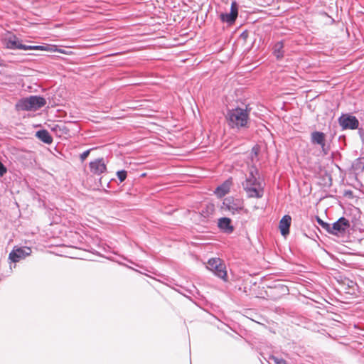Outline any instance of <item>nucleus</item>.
Listing matches in <instances>:
<instances>
[{
    "label": "nucleus",
    "instance_id": "nucleus-20",
    "mask_svg": "<svg viewBox=\"0 0 364 364\" xmlns=\"http://www.w3.org/2000/svg\"><path fill=\"white\" fill-rule=\"evenodd\" d=\"M233 16H235L236 18L238 16V5L235 1H232L231 6H230V12Z\"/></svg>",
    "mask_w": 364,
    "mask_h": 364
},
{
    "label": "nucleus",
    "instance_id": "nucleus-3",
    "mask_svg": "<svg viewBox=\"0 0 364 364\" xmlns=\"http://www.w3.org/2000/svg\"><path fill=\"white\" fill-rule=\"evenodd\" d=\"M46 105L44 97L38 95H31L18 100L16 105L18 110L36 111Z\"/></svg>",
    "mask_w": 364,
    "mask_h": 364
},
{
    "label": "nucleus",
    "instance_id": "nucleus-1",
    "mask_svg": "<svg viewBox=\"0 0 364 364\" xmlns=\"http://www.w3.org/2000/svg\"><path fill=\"white\" fill-rule=\"evenodd\" d=\"M250 110L247 106L245 109L238 107L228 109L225 115L228 127L237 131L247 129L250 124Z\"/></svg>",
    "mask_w": 364,
    "mask_h": 364
},
{
    "label": "nucleus",
    "instance_id": "nucleus-15",
    "mask_svg": "<svg viewBox=\"0 0 364 364\" xmlns=\"http://www.w3.org/2000/svg\"><path fill=\"white\" fill-rule=\"evenodd\" d=\"M36 136L45 144H50L53 142V137L46 129L38 130Z\"/></svg>",
    "mask_w": 364,
    "mask_h": 364
},
{
    "label": "nucleus",
    "instance_id": "nucleus-26",
    "mask_svg": "<svg viewBox=\"0 0 364 364\" xmlns=\"http://www.w3.org/2000/svg\"><path fill=\"white\" fill-rule=\"evenodd\" d=\"M252 153L255 154V156H257L258 154H259V148L257 147V146H254L252 149Z\"/></svg>",
    "mask_w": 364,
    "mask_h": 364
},
{
    "label": "nucleus",
    "instance_id": "nucleus-2",
    "mask_svg": "<svg viewBox=\"0 0 364 364\" xmlns=\"http://www.w3.org/2000/svg\"><path fill=\"white\" fill-rule=\"evenodd\" d=\"M259 175L257 168L252 167L249 175L242 183V187L248 198H261L264 195V186L262 182L257 176Z\"/></svg>",
    "mask_w": 364,
    "mask_h": 364
},
{
    "label": "nucleus",
    "instance_id": "nucleus-21",
    "mask_svg": "<svg viewBox=\"0 0 364 364\" xmlns=\"http://www.w3.org/2000/svg\"><path fill=\"white\" fill-rule=\"evenodd\" d=\"M117 176L119 180V182L122 183L127 177V171L125 170H119L117 172Z\"/></svg>",
    "mask_w": 364,
    "mask_h": 364
},
{
    "label": "nucleus",
    "instance_id": "nucleus-14",
    "mask_svg": "<svg viewBox=\"0 0 364 364\" xmlns=\"http://www.w3.org/2000/svg\"><path fill=\"white\" fill-rule=\"evenodd\" d=\"M272 54L277 60H281L284 55V43L282 41L275 43L272 47Z\"/></svg>",
    "mask_w": 364,
    "mask_h": 364
},
{
    "label": "nucleus",
    "instance_id": "nucleus-19",
    "mask_svg": "<svg viewBox=\"0 0 364 364\" xmlns=\"http://www.w3.org/2000/svg\"><path fill=\"white\" fill-rule=\"evenodd\" d=\"M316 221L318 223V224L319 225H321V227L326 230L328 233L330 232V226H331V224L326 223V222H324L323 220H321L319 217L316 216Z\"/></svg>",
    "mask_w": 364,
    "mask_h": 364
},
{
    "label": "nucleus",
    "instance_id": "nucleus-6",
    "mask_svg": "<svg viewBox=\"0 0 364 364\" xmlns=\"http://www.w3.org/2000/svg\"><path fill=\"white\" fill-rule=\"evenodd\" d=\"M338 122L342 130H354L358 129L359 126L358 119L355 116L348 113L342 114L338 117Z\"/></svg>",
    "mask_w": 364,
    "mask_h": 364
},
{
    "label": "nucleus",
    "instance_id": "nucleus-12",
    "mask_svg": "<svg viewBox=\"0 0 364 364\" xmlns=\"http://www.w3.org/2000/svg\"><path fill=\"white\" fill-rule=\"evenodd\" d=\"M218 226L223 232L226 234H230L234 230L231 219L229 218L223 217L218 219Z\"/></svg>",
    "mask_w": 364,
    "mask_h": 364
},
{
    "label": "nucleus",
    "instance_id": "nucleus-10",
    "mask_svg": "<svg viewBox=\"0 0 364 364\" xmlns=\"http://www.w3.org/2000/svg\"><path fill=\"white\" fill-rule=\"evenodd\" d=\"M350 227L349 221L344 217L340 218L337 221L331 224L330 232L333 235H338L346 231Z\"/></svg>",
    "mask_w": 364,
    "mask_h": 364
},
{
    "label": "nucleus",
    "instance_id": "nucleus-29",
    "mask_svg": "<svg viewBox=\"0 0 364 364\" xmlns=\"http://www.w3.org/2000/svg\"><path fill=\"white\" fill-rule=\"evenodd\" d=\"M103 191H104L105 193H109V191H107V189H103Z\"/></svg>",
    "mask_w": 364,
    "mask_h": 364
},
{
    "label": "nucleus",
    "instance_id": "nucleus-11",
    "mask_svg": "<svg viewBox=\"0 0 364 364\" xmlns=\"http://www.w3.org/2000/svg\"><path fill=\"white\" fill-rule=\"evenodd\" d=\"M232 184V178H230L225 181L222 184L218 186L214 193L218 198H223L226 194H228L230 190L231 186Z\"/></svg>",
    "mask_w": 364,
    "mask_h": 364
},
{
    "label": "nucleus",
    "instance_id": "nucleus-27",
    "mask_svg": "<svg viewBox=\"0 0 364 364\" xmlns=\"http://www.w3.org/2000/svg\"><path fill=\"white\" fill-rule=\"evenodd\" d=\"M241 36L245 38L247 36V34L245 33V32H243Z\"/></svg>",
    "mask_w": 364,
    "mask_h": 364
},
{
    "label": "nucleus",
    "instance_id": "nucleus-25",
    "mask_svg": "<svg viewBox=\"0 0 364 364\" xmlns=\"http://www.w3.org/2000/svg\"><path fill=\"white\" fill-rule=\"evenodd\" d=\"M7 171L6 167L0 161V177H2Z\"/></svg>",
    "mask_w": 364,
    "mask_h": 364
},
{
    "label": "nucleus",
    "instance_id": "nucleus-5",
    "mask_svg": "<svg viewBox=\"0 0 364 364\" xmlns=\"http://www.w3.org/2000/svg\"><path fill=\"white\" fill-rule=\"evenodd\" d=\"M208 269L213 272L219 278L227 280V271L224 264L220 258H211L208 261Z\"/></svg>",
    "mask_w": 364,
    "mask_h": 364
},
{
    "label": "nucleus",
    "instance_id": "nucleus-18",
    "mask_svg": "<svg viewBox=\"0 0 364 364\" xmlns=\"http://www.w3.org/2000/svg\"><path fill=\"white\" fill-rule=\"evenodd\" d=\"M18 49H21V50H46V47L45 46H27V45H24V44H22L21 43H20L19 46H18Z\"/></svg>",
    "mask_w": 364,
    "mask_h": 364
},
{
    "label": "nucleus",
    "instance_id": "nucleus-23",
    "mask_svg": "<svg viewBox=\"0 0 364 364\" xmlns=\"http://www.w3.org/2000/svg\"><path fill=\"white\" fill-rule=\"evenodd\" d=\"M353 166L355 169L361 168L362 170H364V164H362L360 158H358L355 160Z\"/></svg>",
    "mask_w": 364,
    "mask_h": 364
},
{
    "label": "nucleus",
    "instance_id": "nucleus-17",
    "mask_svg": "<svg viewBox=\"0 0 364 364\" xmlns=\"http://www.w3.org/2000/svg\"><path fill=\"white\" fill-rule=\"evenodd\" d=\"M220 18L221 21L225 22L230 25L234 23L235 20L237 19L230 13H222L220 16Z\"/></svg>",
    "mask_w": 364,
    "mask_h": 364
},
{
    "label": "nucleus",
    "instance_id": "nucleus-28",
    "mask_svg": "<svg viewBox=\"0 0 364 364\" xmlns=\"http://www.w3.org/2000/svg\"><path fill=\"white\" fill-rule=\"evenodd\" d=\"M107 188H110V181L107 182Z\"/></svg>",
    "mask_w": 364,
    "mask_h": 364
},
{
    "label": "nucleus",
    "instance_id": "nucleus-7",
    "mask_svg": "<svg viewBox=\"0 0 364 364\" xmlns=\"http://www.w3.org/2000/svg\"><path fill=\"white\" fill-rule=\"evenodd\" d=\"M310 140L312 144L321 146L324 155H327L329 153L331 146L329 144H326V134L323 132L319 131L312 132L311 133Z\"/></svg>",
    "mask_w": 364,
    "mask_h": 364
},
{
    "label": "nucleus",
    "instance_id": "nucleus-22",
    "mask_svg": "<svg viewBox=\"0 0 364 364\" xmlns=\"http://www.w3.org/2000/svg\"><path fill=\"white\" fill-rule=\"evenodd\" d=\"M269 359L274 361L275 364H287L286 360L282 358H279L274 355H270Z\"/></svg>",
    "mask_w": 364,
    "mask_h": 364
},
{
    "label": "nucleus",
    "instance_id": "nucleus-16",
    "mask_svg": "<svg viewBox=\"0 0 364 364\" xmlns=\"http://www.w3.org/2000/svg\"><path fill=\"white\" fill-rule=\"evenodd\" d=\"M21 42L16 36L9 37L6 43V47L9 49H18Z\"/></svg>",
    "mask_w": 364,
    "mask_h": 364
},
{
    "label": "nucleus",
    "instance_id": "nucleus-8",
    "mask_svg": "<svg viewBox=\"0 0 364 364\" xmlns=\"http://www.w3.org/2000/svg\"><path fill=\"white\" fill-rule=\"evenodd\" d=\"M31 250L28 247H22L14 248L9 255V259L13 262H18L21 259H24L26 257L30 255Z\"/></svg>",
    "mask_w": 364,
    "mask_h": 364
},
{
    "label": "nucleus",
    "instance_id": "nucleus-24",
    "mask_svg": "<svg viewBox=\"0 0 364 364\" xmlns=\"http://www.w3.org/2000/svg\"><path fill=\"white\" fill-rule=\"evenodd\" d=\"M92 149H87L85 151H83L80 156V160L82 161H84L87 158V156H89L90 151H91Z\"/></svg>",
    "mask_w": 364,
    "mask_h": 364
},
{
    "label": "nucleus",
    "instance_id": "nucleus-9",
    "mask_svg": "<svg viewBox=\"0 0 364 364\" xmlns=\"http://www.w3.org/2000/svg\"><path fill=\"white\" fill-rule=\"evenodd\" d=\"M90 172L94 175H100L107 171V164L103 157L97 158L89 164Z\"/></svg>",
    "mask_w": 364,
    "mask_h": 364
},
{
    "label": "nucleus",
    "instance_id": "nucleus-4",
    "mask_svg": "<svg viewBox=\"0 0 364 364\" xmlns=\"http://www.w3.org/2000/svg\"><path fill=\"white\" fill-rule=\"evenodd\" d=\"M223 208L232 214L239 213L244 208L243 200L232 196L226 197L223 201Z\"/></svg>",
    "mask_w": 364,
    "mask_h": 364
},
{
    "label": "nucleus",
    "instance_id": "nucleus-13",
    "mask_svg": "<svg viewBox=\"0 0 364 364\" xmlns=\"http://www.w3.org/2000/svg\"><path fill=\"white\" fill-rule=\"evenodd\" d=\"M291 218L289 215H284L279 221V228L282 236H287L289 234Z\"/></svg>",
    "mask_w": 364,
    "mask_h": 364
}]
</instances>
